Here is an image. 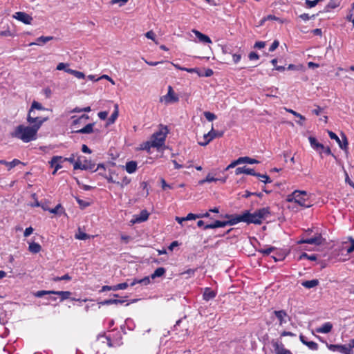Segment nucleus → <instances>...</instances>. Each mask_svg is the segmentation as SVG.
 Masks as SVG:
<instances>
[{"label": "nucleus", "mask_w": 354, "mask_h": 354, "mask_svg": "<svg viewBox=\"0 0 354 354\" xmlns=\"http://www.w3.org/2000/svg\"><path fill=\"white\" fill-rule=\"evenodd\" d=\"M270 215V207H263L257 209L254 213H250L246 210L241 214H235L236 224L240 222H244L247 224L260 225L262 221Z\"/></svg>", "instance_id": "1"}, {"label": "nucleus", "mask_w": 354, "mask_h": 354, "mask_svg": "<svg viewBox=\"0 0 354 354\" xmlns=\"http://www.w3.org/2000/svg\"><path fill=\"white\" fill-rule=\"evenodd\" d=\"M40 127L37 125L24 126L20 124L12 133V136L21 140L24 142H29L37 139V133Z\"/></svg>", "instance_id": "2"}, {"label": "nucleus", "mask_w": 354, "mask_h": 354, "mask_svg": "<svg viewBox=\"0 0 354 354\" xmlns=\"http://www.w3.org/2000/svg\"><path fill=\"white\" fill-rule=\"evenodd\" d=\"M288 202H294L301 207H310L312 206L309 201V195L306 191L295 190L287 196Z\"/></svg>", "instance_id": "3"}, {"label": "nucleus", "mask_w": 354, "mask_h": 354, "mask_svg": "<svg viewBox=\"0 0 354 354\" xmlns=\"http://www.w3.org/2000/svg\"><path fill=\"white\" fill-rule=\"evenodd\" d=\"M169 133V130L167 126L160 125V129L153 133L150 140L152 141L151 145H153L154 148H160L165 145L167 135Z\"/></svg>", "instance_id": "4"}, {"label": "nucleus", "mask_w": 354, "mask_h": 354, "mask_svg": "<svg viewBox=\"0 0 354 354\" xmlns=\"http://www.w3.org/2000/svg\"><path fill=\"white\" fill-rule=\"evenodd\" d=\"M165 272H166V270L164 268H162V267L158 268L157 269H156V270L153 272V273L151 274V278L155 279L156 277H162L165 274ZM138 283H140V284H142L144 286H147V285L149 284L150 283V277H145L144 278H142L141 279H134L130 283L129 285L131 286H133Z\"/></svg>", "instance_id": "5"}, {"label": "nucleus", "mask_w": 354, "mask_h": 354, "mask_svg": "<svg viewBox=\"0 0 354 354\" xmlns=\"http://www.w3.org/2000/svg\"><path fill=\"white\" fill-rule=\"evenodd\" d=\"M225 218H227L229 220L223 221H215L211 224H207L204 225V230L223 227L227 225H233L236 224L235 214H226Z\"/></svg>", "instance_id": "6"}, {"label": "nucleus", "mask_w": 354, "mask_h": 354, "mask_svg": "<svg viewBox=\"0 0 354 354\" xmlns=\"http://www.w3.org/2000/svg\"><path fill=\"white\" fill-rule=\"evenodd\" d=\"M95 164L91 160H87L86 157H79L74 164V169L90 170L93 171Z\"/></svg>", "instance_id": "7"}, {"label": "nucleus", "mask_w": 354, "mask_h": 354, "mask_svg": "<svg viewBox=\"0 0 354 354\" xmlns=\"http://www.w3.org/2000/svg\"><path fill=\"white\" fill-rule=\"evenodd\" d=\"M48 120V117H41L36 114L35 111L29 109L27 115V122L30 124L37 125L41 127L44 122Z\"/></svg>", "instance_id": "8"}, {"label": "nucleus", "mask_w": 354, "mask_h": 354, "mask_svg": "<svg viewBox=\"0 0 354 354\" xmlns=\"http://www.w3.org/2000/svg\"><path fill=\"white\" fill-rule=\"evenodd\" d=\"M325 239L322 237V234L319 232H316L313 237L301 239V240L297 241L299 244L307 243V244H314L316 245H322Z\"/></svg>", "instance_id": "9"}, {"label": "nucleus", "mask_w": 354, "mask_h": 354, "mask_svg": "<svg viewBox=\"0 0 354 354\" xmlns=\"http://www.w3.org/2000/svg\"><path fill=\"white\" fill-rule=\"evenodd\" d=\"M223 136V132L214 131V129L212 128L211 131H209L207 134L204 135L203 141L198 142V145L201 146H206L215 138H221Z\"/></svg>", "instance_id": "10"}, {"label": "nucleus", "mask_w": 354, "mask_h": 354, "mask_svg": "<svg viewBox=\"0 0 354 354\" xmlns=\"http://www.w3.org/2000/svg\"><path fill=\"white\" fill-rule=\"evenodd\" d=\"M272 315L277 319L279 326H283L290 320V316L285 310H274Z\"/></svg>", "instance_id": "11"}, {"label": "nucleus", "mask_w": 354, "mask_h": 354, "mask_svg": "<svg viewBox=\"0 0 354 354\" xmlns=\"http://www.w3.org/2000/svg\"><path fill=\"white\" fill-rule=\"evenodd\" d=\"M328 133L330 138L332 140H335L338 143L339 147L342 149L347 151L348 142L347 138L344 134H342V142L340 140V139L339 138V137L334 132H333L331 131H328Z\"/></svg>", "instance_id": "12"}, {"label": "nucleus", "mask_w": 354, "mask_h": 354, "mask_svg": "<svg viewBox=\"0 0 354 354\" xmlns=\"http://www.w3.org/2000/svg\"><path fill=\"white\" fill-rule=\"evenodd\" d=\"M163 99L166 104L177 102L179 100L178 96L175 93L171 86H168V92L163 96Z\"/></svg>", "instance_id": "13"}, {"label": "nucleus", "mask_w": 354, "mask_h": 354, "mask_svg": "<svg viewBox=\"0 0 354 354\" xmlns=\"http://www.w3.org/2000/svg\"><path fill=\"white\" fill-rule=\"evenodd\" d=\"M13 17L25 24H30L32 21V17L24 12H17Z\"/></svg>", "instance_id": "14"}, {"label": "nucleus", "mask_w": 354, "mask_h": 354, "mask_svg": "<svg viewBox=\"0 0 354 354\" xmlns=\"http://www.w3.org/2000/svg\"><path fill=\"white\" fill-rule=\"evenodd\" d=\"M327 348L331 351H339L344 354H349L346 345L342 344H329L326 343Z\"/></svg>", "instance_id": "15"}, {"label": "nucleus", "mask_w": 354, "mask_h": 354, "mask_svg": "<svg viewBox=\"0 0 354 354\" xmlns=\"http://www.w3.org/2000/svg\"><path fill=\"white\" fill-rule=\"evenodd\" d=\"M64 162V158L62 156H53L50 161V166L55 169V171H57L59 169L62 168V163Z\"/></svg>", "instance_id": "16"}, {"label": "nucleus", "mask_w": 354, "mask_h": 354, "mask_svg": "<svg viewBox=\"0 0 354 354\" xmlns=\"http://www.w3.org/2000/svg\"><path fill=\"white\" fill-rule=\"evenodd\" d=\"M299 339L301 343L308 346L309 349L312 351H317L318 349V344L315 342L308 341L307 337L304 335L301 334L299 335Z\"/></svg>", "instance_id": "17"}, {"label": "nucleus", "mask_w": 354, "mask_h": 354, "mask_svg": "<svg viewBox=\"0 0 354 354\" xmlns=\"http://www.w3.org/2000/svg\"><path fill=\"white\" fill-rule=\"evenodd\" d=\"M53 295H56L59 297V301L62 302L64 300L71 299L73 301L76 300L74 298H71V296L72 295V292L70 291H53Z\"/></svg>", "instance_id": "18"}, {"label": "nucleus", "mask_w": 354, "mask_h": 354, "mask_svg": "<svg viewBox=\"0 0 354 354\" xmlns=\"http://www.w3.org/2000/svg\"><path fill=\"white\" fill-rule=\"evenodd\" d=\"M241 174H245L254 176L257 175V172H255V171L253 169L247 168L245 166L241 167H237L236 169V170H235L236 175H239Z\"/></svg>", "instance_id": "19"}, {"label": "nucleus", "mask_w": 354, "mask_h": 354, "mask_svg": "<svg viewBox=\"0 0 354 354\" xmlns=\"http://www.w3.org/2000/svg\"><path fill=\"white\" fill-rule=\"evenodd\" d=\"M149 214L145 209L142 210L138 215L134 216L133 223H142L147 221L149 218Z\"/></svg>", "instance_id": "20"}, {"label": "nucleus", "mask_w": 354, "mask_h": 354, "mask_svg": "<svg viewBox=\"0 0 354 354\" xmlns=\"http://www.w3.org/2000/svg\"><path fill=\"white\" fill-rule=\"evenodd\" d=\"M192 32L196 35V37L199 39L200 41L203 43H207V44H211L212 40L211 39L206 35L203 34L200 31L197 30H192Z\"/></svg>", "instance_id": "21"}, {"label": "nucleus", "mask_w": 354, "mask_h": 354, "mask_svg": "<svg viewBox=\"0 0 354 354\" xmlns=\"http://www.w3.org/2000/svg\"><path fill=\"white\" fill-rule=\"evenodd\" d=\"M333 328V324L330 322H326L322 326L317 328L315 331L319 333H328Z\"/></svg>", "instance_id": "22"}, {"label": "nucleus", "mask_w": 354, "mask_h": 354, "mask_svg": "<svg viewBox=\"0 0 354 354\" xmlns=\"http://www.w3.org/2000/svg\"><path fill=\"white\" fill-rule=\"evenodd\" d=\"M137 165H138V164H137L136 161H133V160L129 161L126 163L125 170L129 174H133L136 171Z\"/></svg>", "instance_id": "23"}, {"label": "nucleus", "mask_w": 354, "mask_h": 354, "mask_svg": "<svg viewBox=\"0 0 354 354\" xmlns=\"http://www.w3.org/2000/svg\"><path fill=\"white\" fill-rule=\"evenodd\" d=\"M53 38L54 37L52 36H41L37 39L35 42L30 43V46L41 45V43L46 44V42L53 40Z\"/></svg>", "instance_id": "24"}, {"label": "nucleus", "mask_w": 354, "mask_h": 354, "mask_svg": "<svg viewBox=\"0 0 354 354\" xmlns=\"http://www.w3.org/2000/svg\"><path fill=\"white\" fill-rule=\"evenodd\" d=\"M41 250V246L38 243L31 242L28 245V251L32 254H37Z\"/></svg>", "instance_id": "25"}, {"label": "nucleus", "mask_w": 354, "mask_h": 354, "mask_svg": "<svg viewBox=\"0 0 354 354\" xmlns=\"http://www.w3.org/2000/svg\"><path fill=\"white\" fill-rule=\"evenodd\" d=\"M309 142L311 147L315 149H324V146L319 143L315 137L310 136L308 138Z\"/></svg>", "instance_id": "26"}, {"label": "nucleus", "mask_w": 354, "mask_h": 354, "mask_svg": "<svg viewBox=\"0 0 354 354\" xmlns=\"http://www.w3.org/2000/svg\"><path fill=\"white\" fill-rule=\"evenodd\" d=\"M318 279H313L309 281H304L301 282V286L306 288L310 289L314 287H316L319 285Z\"/></svg>", "instance_id": "27"}, {"label": "nucleus", "mask_w": 354, "mask_h": 354, "mask_svg": "<svg viewBox=\"0 0 354 354\" xmlns=\"http://www.w3.org/2000/svg\"><path fill=\"white\" fill-rule=\"evenodd\" d=\"M94 123H89L86 124L84 127L75 131L77 133H91L93 132V126Z\"/></svg>", "instance_id": "28"}, {"label": "nucleus", "mask_w": 354, "mask_h": 354, "mask_svg": "<svg viewBox=\"0 0 354 354\" xmlns=\"http://www.w3.org/2000/svg\"><path fill=\"white\" fill-rule=\"evenodd\" d=\"M216 297V293L214 292V291L212 290L209 288H206L204 292H203V299L206 300V301H209L213 298H214Z\"/></svg>", "instance_id": "29"}, {"label": "nucleus", "mask_w": 354, "mask_h": 354, "mask_svg": "<svg viewBox=\"0 0 354 354\" xmlns=\"http://www.w3.org/2000/svg\"><path fill=\"white\" fill-rule=\"evenodd\" d=\"M342 0H330V2L325 7L326 12L330 11L331 9H335L339 6Z\"/></svg>", "instance_id": "30"}, {"label": "nucleus", "mask_w": 354, "mask_h": 354, "mask_svg": "<svg viewBox=\"0 0 354 354\" xmlns=\"http://www.w3.org/2000/svg\"><path fill=\"white\" fill-rule=\"evenodd\" d=\"M66 72L74 75L76 78L80 79V80L85 78L84 73L81 71H78L71 69V68H67V69H66Z\"/></svg>", "instance_id": "31"}, {"label": "nucleus", "mask_w": 354, "mask_h": 354, "mask_svg": "<svg viewBox=\"0 0 354 354\" xmlns=\"http://www.w3.org/2000/svg\"><path fill=\"white\" fill-rule=\"evenodd\" d=\"M72 119L73 120V122H72V125L75 126L79 124V121H84L85 122L86 120H88L89 116L88 115L83 114L78 118H77L76 116H73Z\"/></svg>", "instance_id": "32"}, {"label": "nucleus", "mask_w": 354, "mask_h": 354, "mask_svg": "<svg viewBox=\"0 0 354 354\" xmlns=\"http://www.w3.org/2000/svg\"><path fill=\"white\" fill-rule=\"evenodd\" d=\"M152 144V141L148 140L142 142L140 145V149L147 151L148 153H150V150L151 147H153V145H151Z\"/></svg>", "instance_id": "33"}, {"label": "nucleus", "mask_w": 354, "mask_h": 354, "mask_svg": "<svg viewBox=\"0 0 354 354\" xmlns=\"http://www.w3.org/2000/svg\"><path fill=\"white\" fill-rule=\"evenodd\" d=\"M239 160H240L241 164H243V163L257 164V163L259 162L257 160L251 158L248 156L240 157Z\"/></svg>", "instance_id": "34"}, {"label": "nucleus", "mask_w": 354, "mask_h": 354, "mask_svg": "<svg viewBox=\"0 0 354 354\" xmlns=\"http://www.w3.org/2000/svg\"><path fill=\"white\" fill-rule=\"evenodd\" d=\"M205 180L207 183L216 182V181L220 180L224 183L226 181V178H214V176H212L211 174H208L205 178Z\"/></svg>", "instance_id": "35"}, {"label": "nucleus", "mask_w": 354, "mask_h": 354, "mask_svg": "<svg viewBox=\"0 0 354 354\" xmlns=\"http://www.w3.org/2000/svg\"><path fill=\"white\" fill-rule=\"evenodd\" d=\"M118 117V105L116 104H115V110L112 113L111 117L109 118V120L110 122L113 123Z\"/></svg>", "instance_id": "36"}, {"label": "nucleus", "mask_w": 354, "mask_h": 354, "mask_svg": "<svg viewBox=\"0 0 354 354\" xmlns=\"http://www.w3.org/2000/svg\"><path fill=\"white\" fill-rule=\"evenodd\" d=\"M75 237L78 240H86L90 238V236L86 233L79 230L78 233L75 234Z\"/></svg>", "instance_id": "37"}, {"label": "nucleus", "mask_w": 354, "mask_h": 354, "mask_svg": "<svg viewBox=\"0 0 354 354\" xmlns=\"http://www.w3.org/2000/svg\"><path fill=\"white\" fill-rule=\"evenodd\" d=\"M30 109L35 110H35H39V111L46 110V109L41 105V104L37 101H33Z\"/></svg>", "instance_id": "38"}, {"label": "nucleus", "mask_w": 354, "mask_h": 354, "mask_svg": "<svg viewBox=\"0 0 354 354\" xmlns=\"http://www.w3.org/2000/svg\"><path fill=\"white\" fill-rule=\"evenodd\" d=\"M130 183H131V179L127 176H124L122 179L121 182L117 181L116 185L120 186L121 187H124V186L128 185Z\"/></svg>", "instance_id": "39"}, {"label": "nucleus", "mask_w": 354, "mask_h": 354, "mask_svg": "<svg viewBox=\"0 0 354 354\" xmlns=\"http://www.w3.org/2000/svg\"><path fill=\"white\" fill-rule=\"evenodd\" d=\"M261 179V180L265 183H270L272 182L270 177L266 174H261L259 173H257L255 176Z\"/></svg>", "instance_id": "40"}, {"label": "nucleus", "mask_w": 354, "mask_h": 354, "mask_svg": "<svg viewBox=\"0 0 354 354\" xmlns=\"http://www.w3.org/2000/svg\"><path fill=\"white\" fill-rule=\"evenodd\" d=\"M53 290H39L34 293L36 297L40 298L46 295H53Z\"/></svg>", "instance_id": "41"}, {"label": "nucleus", "mask_w": 354, "mask_h": 354, "mask_svg": "<svg viewBox=\"0 0 354 354\" xmlns=\"http://www.w3.org/2000/svg\"><path fill=\"white\" fill-rule=\"evenodd\" d=\"M350 245L348 247L344 246V248L348 254H350L354 251V239L352 237L349 238Z\"/></svg>", "instance_id": "42"}, {"label": "nucleus", "mask_w": 354, "mask_h": 354, "mask_svg": "<svg viewBox=\"0 0 354 354\" xmlns=\"http://www.w3.org/2000/svg\"><path fill=\"white\" fill-rule=\"evenodd\" d=\"M300 259H309L310 261H315L317 260V255L316 254H308L306 252H303L301 255H300V257H299Z\"/></svg>", "instance_id": "43"}, {"label": "nucleus", "mask_w": 354, "mask_h": 354, "mask_svg": "<svg viewBox=\"0 0 354 354\" xmlns=\"http://www.w3.org/2000/svg\"><path fill=\"white\" fill-rule=\"evenodd\" d=\"M145 37L155 42V44H158V41L156 39V34L154 33V32L153 30H149V31L145 33Z\"/></svg>", "instance_id": "44"}, {"label": "nucleus", "mask_w": 354, "mask_h": 354, "mask_svg": "<svg viewBox=\"0 0 354 354\" xmlns=\"http://www.w3.org/2000/svg\"><path fill=\"white\" fill-rule=\"evenodd\" d=\"M203 115L205 117V118L210 122L214 120L216 118V115L214 113H211L209 111H205L203 113Z\"/></svg>", "instance_id": "45"}, {"label": "nucleus", "mask_w": 354, "mask_h": 354, "mask_svg": "<svg viewBox=\"0 0 354 354\" xmlns=\"http://www.w3.org/2000/svg\"><path fill=\"white\" fill-rule=\"evenodd\" d=\"M129 286V284L127 282L118 283L117 285L113 286L114 291L118 290H124Z\"/></svg>", "instance_id": "46"}, {"label": "nucleus", "mask_w": 354, "mask_h": 354, "mask_svg": "<svg viewBox=\"0 0 354 354\" xmlns=\"http://www.w3.org/2000/svg\"><path fill=\"white\" fill-rule=\"evenodd\" d=\"M22 162L18 160V159H14L12 160L11 162H8V170H10L11 169H12L13 167H15V166L19 165V164H21Z\"/></svg>", "instance_id": "47"}, {"label": "nucleus", "mask_w": 354, "mask_h": 354, "mask_svg": "<svg viewBox=\"0 0 354 354\" xmlns=\"http://www.w3.org/2000/svg\"><path fill=\"white\" fill-rule=\"evenodd\" d=\"M274 249L275 248L274 247H268L267 248L260 250L259 252L263 255H269L274 250Z\"/></svg>", "instance_id": "48"}, {"label": "nucleus", "mask_w": 354, "mask_h": 354, "mask_svg": "<svg viewBox=\"0 0 354 354\" xmlns=\"http://www.w3.org/2000/svg\"><path fill=\"white\" fill-rule=\"evenodd\" d=\"M200 216H198V214H192V213H189L187 215L186 217H182V219L183 220H186V221H189V220H194L196 218H198Z\"/></svg>", "instance_id": "49"}, {"label": "nucleus", "mask_w": 354, "mask_h": 354, "mask_svg": "<svg viewBox=\"0 0 354 354\" xmlns=\"http://www.w3.org/2000/svg\"><path fill=\"white\" fill-rule=\"evenodd\" d=\"M241 164L239 158L237 160L232 161L225 169V171H227L231 168L235 167L236 165Z\"/></svg>", "instance_id": "50"}, {"label": "nucleus", "mask_w": 354, "mask_h": 354, "mask_svg": "<svg viewBox=\"0 0 354 354\" xmlns=\"http://www.w3.org/2000/svg\"><path fill=\"white\" fill-rule=\"evenodd\" d=\"M233 62L234 64L239 63L242 57V55L241 53H233L232 54Z\"/></svg>", "instance_id": "51"}, {"label": "nucleus", "mask_w": 354, "mask_h": 354, "mask_svg": "<svg viewBox=\"0 0 354 354\" xmlns=\"http://www.w3.org/2000/svg\"><path fill=\"white\" fill-rule=\"evenodd\" d=\"M285 109L287 112L292 113L295 117L299 118V119H304V116H303L300 113L296 112L295 111L290 109H287V108H285Z\"/></svg>", "instance_id": "52"}, {"label": "nucleus", "mask_w": 354, "mask_h": 354, "mask_svg": "<svg viewBox=\"0 0 354 354\" xmlns=\"http://www.w3.org/2000/svg\"><path fill=\"white\" fill-rule=\"evenodd\" d=\"M69 66L68 64L67 63H63V62H61V63H59L56 67V69L58 70V71H62V70H64L66 71V69H67L68 66Z\"/></svg>", "instance_id": "53"}, {"label": "nucleus", "mask_w": 354, "mask_h": 354, "mask_svg": "<svg viewBox=\"0 0 354 354\" xmlns=\"http://www.w3.org/2000/svg\"><path fill=\"white\" fill-rule=\"evenodd\" d=\"M344 174H345V182L354 189V183L350 179L348 174L346 170H344Z\"/></svg>", "instance_id": "54"}, {"label": "nucleus", "mask_w": 354, "mask_h": 354, "mask_svg": "<svg viewBox=\"0 0 354 354\" xmlns=\"http://www.w3.org/2000/svg\"><path fill=\"white\" fill-rule=\"evenodd\" d=\"M279 45V42L277 40H274L269 48V51L272 52L275 50Z\"/></svg>", "instance_id": "55"}, {"label": "nucleus", "mask_w": 354, "mask_h": 354, "mask_svg": "<svg viewBox=\"0 0 354 354\" xmlns=\"http://www.w3.org/2000/svg\"><path fill=\"white\" fill-rule=\"evenodd\" d=\"M60 209H62L63 208H62L61 204H58L55 206V207L50 209L49 211L50 213L57 214L59 212Z\"/></svg>", "instance_id": "56"}, {"label": "nucleus", "mask_w": 354, "mask_h": 354, "mask_svg": "<svg viewBox=\"0 0 354 354\" xmlns=\"http://www.w3.org/2000/svg\"><path fill=\"white\" fill-rule=\"evenodd\" d=\"M315 16H316L315 15H313L311 17H310L308 15V14L304 13V14H301V15H299V18L301 19L304 21H308L310 19L315 18Z\"/></svg>", "instance_id": "57"}, {"label": "nucleus", "mask_w": 354, "mask_h": 354, "mask_svg": "<svg viewBox=\"0 0 354 354\" xmlns=\"http://www.w3.org/2000/svg\"><path fill=\"white\" fill-rule=\"evenodd\" d=\"M267 20H274V21H279L280 19L274 15H268L266 17H265L263 19V21H267Z\"/></svg>", "instance_id": "58"}, {"label": "nucleus", "mask_w": 354, "mask_h": 354, "mask_svg": "<svg viewBox=\"0 0 354 354\" xmlns=\"http://www.w3.org/2000/svg\"><path fill=\"white\" fill-rule=\"evenodd\" d=\"M306 5L307 8H311L315 7L317 5V3L315 0H306Z\"/></svg>", "instance_id": "59"}, {"label": "nucleus", "mask_w": 354, "mask_h": 354, "mask_svg": "<svg viewBox=\"0 0 354 354\" xmlns=\"http://www.w3.org/2000/svg\"><path fill=\"white\" fill-rule=\"evenodd\" d=\"M248 57L250 60L259 59V56L255 52H251L249 53Z\"/></svg>", "instance_id": "60"}, {"label": "nucleus", "mask_w": 354, "mask_h": 354, "mask_svg": "<svg viewBox=\"0 0 354 354\" xmlns=\"http://www.w3.org/2000/svg\"><path fill=\"white\" fill-rule=\"evenodd\" d=\"M276 354H292L289 350L282 348L281 349H278L276 352Z\"/></svg>", "instance_id": "61"}, {"label": "nucleus", "mask_w": 354, "mask_h": 354, "mask_svg": "<svg viewBox=\"0 0 354 354\" xmlns=\"http://www.w3.org/2000/svg\"><path fill=\"white\" fill-rule=\"evenodd\" d=\"M347 346L349 354H351L352 349L354 348V338L351 339L349 344Z\"/></svg>", "instance_id": "62"}, {"label": "nucleus", "mask_w": 354, "mask_h": 354, "mask_svg": "<svg viewBox=\"0 0 354 354\" xmlns=\"http://www.w3.org/2000/svg\"><path fill=\"white\" fill-rule=\"evenodd\" d=\"M33 228L32 227H27L24 233L25 237L30 236L33 232Z\"/></svg>", "instance_id": "63"}, {"label": "nucleus", "mask_w": 354, "mask_h": 354, "mask_svg": "<svg viewBox=\"0 0 354 354\" xmlns=\"http://www.w3.org/2000/svg\"><path fill=\"white\" fill-rule=\"evenodd\" d=\"M265 46H266V42L265 41H257L255 43V44H254V47L257 48H259V49L264 48Z\"/></svg>", "instance_id": "64"}]
</instances>
